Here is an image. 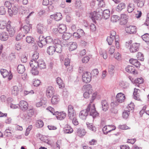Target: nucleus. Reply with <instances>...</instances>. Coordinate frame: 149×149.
Segmentation results:
<instances>
[{"label": "nucleus", "mask_w": 149, "mask_h": 149, "mask_svg": "<svg viewBox=\"0 0 149 149\" xmlns=\"http://www.w3.org/2000/svg\"><path fill=\"white\" fill-rule=\"evenodd\" d=\"M128 16L125 14H123L121 15V22H123V24H125L127 22V19L128 18Z\"/></svg>", "instance_id": "cd10ccee"}, {"label": "nucleus", "mask_w": 149, "mask_h": 149, "mask_svg": "<svg viewBox=\"0 0 149 149\" xmlns=\"http://www.w3.org/2000/svg\"><path fill=\"white\" fill-rule=\"evenodd\" d=\"M4 5V6L7 8L8 10L12 7L11 3L10 1H5Z\"/></svg>", "instance_id": "3c124183"}, {"label": "nucleus", "mask_w": 149, "mask_h": 149, "mask_svg": "<svg viewBox=\"0 0 149 149\" xmlns=\"http://www.w3.org/2000/svg\"><path fill=\"white\" fill-rule=\"evenodd\" d=\"M86 133L85 130L84 129L79 128L77 129V134L80 137L84 136Z\"/></svg>", "instance_id": "c756f323"}, {"label": "nucleus", "mask_w": 149, "mask_h": 149, "mask_svg": "<svg viewBox=\"0 0 149 149\" xmlns=\"http://www.w3.org/2000/svg\"><path fill=\"white\" fill-rule=\"evenodd\" d=\"M115 67L112 65H110L108 67V71L110 74H113L114 71Z\"/></svg>", "instance_id": "864d4df0"}, {"label": "nucleus", "mask_w": 149, "mask_h": 149, "mask_svg": "<svg viewBox=\"0 0 149 149\" xmlns=\"http://www.w3.org/2000/svg\"><path fill=\"white\" fill-rule=\"evenodd\" d=\"M58 96L56 95L53 96L51 99V102L53 104H56L59 101Z\"/></svg>", "instance_id": "e433bc0d"}, {"label": "nucleus", "mask_w": 149, "mask_h": 149, "mask_svg": "<svg viewBox=\"0 0 149 149\" xmlns=\"http://www.w3.org/2000/svg\"><path fill=\"white\" fill-rule=\"evenodd\" d=\"M18 6L17 5L14 4L12 7L8 9V12L10 16H12L13 15H16L18 11Z\"/></svg>", "instance_id": "7ed1b4c3"}, {"label": "nucleus", "mask_w": 149, "mask_h": 149, "mask_svg": "<svg viewBox=\"0 0 149 149\" xmlns=\"http://www.w3.org/2000/svg\"><path fill=\"white\" fill-rule=\"evenodd\" d=\"M18 105L20 109L23 111H25L28 109V104L25 101H21Z\"/></svg>", "instance_id": "4468645a"}, {"label": "nucleus", "mask_w": 149, "mask_h": 149, "mask_svg": "<svg viewBox=\"0 0 149 149\" xmlns=\"http://www.w3.org/2000/svg\"><path fill=\"white\" fill-rule=\"evenodd\" d=\"M55 47L56 49V52L57 53H61L62 51V46L61 44L56 45Z\"/></svg>", "instance_id": "49530a36"}, {"label": "nucleus", "mask_w": 149, "mask_h": 149, "mask_svg": "<svg viewBox=\"0 0 149 149\" xmlns=\"http://www.w3.org/2000/svg\"><path fill=\"white\" fill-rule=\"evenodd\" d=\"M134 5L133 3L129 4L127 7V11L129 13L132 12L134 9Z\"/></svg>", "instance_id": "a19ab883"}, {"label": "nucleus", "mask_w": 149, "mask_h": 149, "mask_svg": "<svg viewBox=\"0 0 149 149\" xmlns=\"http://www.w3.org/2000/svg\"><path fill=\"white\" fill-rule=\"evenodd\" d=\"M116 127L114 125H109L108 127L107 126H105L102 129V131L104 134H107L112 130H115Z\"/></svg>", "instance_id": "9d476101"}, {"label": "nucleus", "mask_w": 149, "mask_h": 149, "mask_svg": "<svg viewBox=\"0 0 149 149\" xmlns=\"http://www.w3.org/2000/svg\"><path fill=\"white\" fill-rule=\"evenodd\" d=\"M131 112L130 111L127 110H125L123 112V117L124 118L126 119L128 118L130 114V113Z\"/></svg>", "instance_id": "ea45409f"}, {"label": "nucleus", "mask_w": 149, "mask_h": 149, "mask_svg": "<svg viewBox=\"0 0 149 149\" xmlns=\"http://www.w3.org/2000/svg\"><path fill=\"white\" fill-rule=\"evenodd\" d=\"M22 90V88H19L17 86H14L13 87V88L12 90V94L14 96L16 95L18 93L19 91H21Z\"/></svg>", "instance_id": "bb28decb"}, {"label": "nucleus", "mask_w": 149, "mask_h": 149, "mask_svg": "<svg viewBox=\"0 0 149 149\" xmlns=\"http://www.w3.org/2000/svg\"><path fill=\"white\" fill-rule=\"evenodd\" d=\"M102 110L104 111H106L109 109V104L108 102L106 100H102Z\"/></svg>", "instance_id": "4be33fe9"}, {"label": "nucleus", "mask_w": 149, "mask_h": 149, "mask_svg": "<svg viewBox=\"0 0 149 149\" xmlns=\"http://www.w3.org/2000/svg\"><path fill=\"white\" fill-rule=\"evenodd\" d=\"M26 41L29 43H33L34 42V39L31 36H27L26 38Z\"/></svg>", "instance_id": "09e8293b"}, {"label": "nucleus", "mask_w": 149, "mask_h": 149, "mask_svg": "<svg viewBox=\"0 0 149 149\" xmlns=\"http://www.w3.org/2000/svg\"><path fill=\"white\" fill-rule=\"evenodd\" d=\"M102 17V16L96 13L93 12L92 14L91 18L93 21L95 19L100 20Z\"/></svg>", "instance_id": "a211bd4d"}, {"label": "nucleus", "mask_w": 149, "mask_h": 149, "mask_svg": "<svg viewBox=\"0 0 149 149\" xmlns=\"http://www.w3.org/2000/svg\"><path fill=\"white\" fill-rule=\"evenodd\" d=\"M72 120L73 124L75 125H77L79 124V122L77 120L76 118V116L73 117L72 118H70Z\"/></svg>", "instance_id": "e2e57ef3"}, {"label": "nucleus", "mask_w": 149, "mask_h": 149, "mask_svg": "<svg viewBox=\"0 0 149 149\" xmlns=\"http://www.w3.org/2000/svg\"><path fill=\"white\" fill-rule=\"evenodd\" d=\"M141 38L146 42H149V34L146 33L142 36Z\"/></svg>", "instance_id": "79ce46f5"}, {"label": "nucleus", "mask_w": 149, "mask_h": 149, "mask_svg": "<svg viewBox=\"0 0 149 149\" xmlns=\"http://www.w3.org/2000/svg\"><path fill=\"white\" fill-rule=\"evenodd\" d=\"M10 23V21H9L7 24L5 21H0V29H3L6 27L7 30L9 32L10 36L12 37L14 35L15 31L14 29L11 27Z\"/></svg>", "instance_id": "f03ea898"}, {"label": "nucleus", "mask_w": 149, "mask_h": 149, "mask_svg": "<svg viewBox=\"0 0 149 149\" xmlns=\"http://www.w3.org/2000/svg\"><path fill=\"white\" fill-rule=\"evenodd\" d=\"M17 70L19 73L23 74L25 70V67L23 65H19L17 67Z\"/></svg>", "instance_id": "7c9ffc66"}, {"label": "nucleus", "mask_w": 149, "mask_h": 149, "mask_svg": "<svg viewBox=\"0 0 149 149\" xmlns=\"http://www.w3.org/2000/svg\"><path fill=\"white\" fill-rule=\"evenodd\" d=\"M91 79V74L87 72H84L82 76L83 81L86 83L89 82Z\"/></svg>", "instance_id": "20e7f679"}, {"label": "nucleus", "mask_w": 149, "mask_h": 149, "mask_svg": "<svg viewBox=\"0 0 149 149\" xmlns=\"http://www.w3.org/2000/svg\"><path fill=\"white\" fill-rule=\"evenodd\" d=\"M56 81L60 88H63L64 87V84L63 82L60 77H58L56 78Z\"/></svg>", "instance_id": "72a5a7b5"}, {"label": "nucleus", "mask_w": 149, "mask_h": 149, "mask_svg": "<svg viewBox=\"0 0 149 149\" xmlns=\"http://www.w3.org/2000/svg\"><path fill=\"white\" fill-rule=\"evenodd\" d=\"M31 28V25L29 24L28 25H24L21 28V29L25 34L29 33L30 29Z\"/></svg>", "instance_id": "5701e85b"}, {"label": "nucleus", "mask_w": 149, "mask_h": 149, "mask_svg": "<svg viewBox=\"0 0 149 149\" xmlns=\"http://www.w3.org/2000/svg\"><path fill=\"white\" fill-rule=\"evenodd\" d=\"M34 113V111L33 109H30L27 111V114H24L22 118L24 120H27L29 119V118L32 117Z\"/></svg>", "instance_id": "9b49d317"}, {"label": "nucleus", "mask_w": 149, "mask_h": 149, "mask_svg": "<svg viewBox=\"0 0 149 149\" xmlns=\"http://www.w3.org/2000/svg\"><path fill=\"white\" fill-rule=\"evenodd\" d=\"M66 30V26L63 24H60L59 25L58 29H54V31H57L60 33H65Z\"/></svg>", "instance_id": "dca6fc26"}, {"label": "nucleus", "mask_w": 149, "mask_h": 149, "mask_svg": "<svg viewBox=\"0 0 149 149\" xmlns=\"http://www.w3.org/2000/svg\"><path fill=\"white\" fill-rule=\"evenodd\" d=\"M125 98V96L124 94L121 93H118L116 95L117 100L116 102H113V104L116 105L117 104V102H118L122 103L124 101ZM113 104V103H112L111 104Z\"/></svg>", "instance_id": "39448f33"}, {"label": "nucleus", "mask_w": 149, "mask_h": 149, "mask_svg": "<svg viewBox=\"0 0 149 149\" xmlns=\"http://www.w3.org/2000/svg\"><path fill=\"white\" fill-rule=\"evenodd\" d=\"M30 65L31 68V72L34 75H36L38 74L39 72L37 69V67L36 66V65L33 64V62H30Z\"/></svg>", "instance_id": "ddd939ff"}, {"label": "nucleus", "mask_w": 149, "mask_h": 149, "mask_svg": "<svg viewBox=\"0 0 149 149\" xmlns=\"http://www.w3.org/2000/svg\"><path fill=\"white\" fill-rule=\"evenodd\" d=\"M68 116L69 118H72L73 117L76 116V112L73 107L71 105L68 106Z\"/></svg>", "instance_id": "0eeeda50"}, {"label": "nucleus", "mask_w": 149, "mask_h": 149, "mask_svg": "<svg viewBox=\"0 0 149 149\" xmlns=\"http://www.w3.org/2000/svg\"><path fill=\"white\" fill-rule=\"evenodd\" d=\"M130 80L133 84H135L136 86H139L140 84H142L143 82V79L142 78H138L134 80L132 79V80L130 78Z\"/></svg>", "instance_id": "6ab92c4d"}, {"label": "nucleus", "mask_w": 149, "mask_h": 149, "mask_svg": "<svg viewBox=\"0 0 149 149\" xmlns=\"http://www.w3.org/2000/svg\"><path fill=\"white\" fill-rule=\"evenodd\" d=\"M7 9L5 8L4 6L0 7V15H4L6 14Z\"/></svg>", "instance_id": "13d9d810"}, {"label": "nucleus", "mask_w": 149, "mask_h": 149, "mask_svg": "<svg viewBox=\"0 0 149 149\" xmlns=\"http://www.w3.org/2000/svg\"><path fill=\"white\" fill-rule=\"evenodd\" d=\"M115 47L114 46H112L111 47L109 50V53L111 55L113 54L115 50Z\"/></svg>", "instance_id": "69168bd1"}, {"label": "nucleus", "mask_w": 149, "mask_h": 149, "mask_svg": "<svg viewBox=\"0 0 149 149\" xmlns=\"http://www.w3.org/2000/svg\"><path fill=\"white\" fill-rule=\"evenodd\" d=\"M56 116L58 119L61 120L65 117L66 113L63 111L60 112H58L57 115Z\"/></svg>", "instance_id": "b1692460"}, {"label": "nucleus", "mask_w": 149, "mask_h": 149, "mask_svg": "<svg viewBox=\"0 0 149 149\" xmlns=\"http://www.w3.org/2000/svg\"><path fill=\"white\" fill-rule=\"evenodd\" d=\"M8 38V33L5 32H2L0 33V39L2 41L7 40Z\"/></svg>", "instance_id": "412c9836"}, {"label": "nucleus", "mask_w": 149, "mask_h": 149, "mask_svg": "<svg viewBox=\"0 0 149 149\" xmlns=\"http://www.w3.org/2000/svg\"><path fill=\"white\" fill-rule=\"evenodd\" d=\"M37 32L40 34H42L43 33L44 27L42 24H39L37 26Z\"/></svg>", "instance_id": "473e14b6"}, {"label": "nucleus", "mask_w": 149, "mask_h": 149, "mask_svg": "<svg viewBox=\"0 0 149 149\" xmlns=\"http://www.w3.org/2000/svg\"><path fill=\"white\" fill-rule=\"evenodd\" d=\"M86 125L88 129L92 131L93 132H95L96 131V128L94 126H93L92 123H87Z\"/></svg>", "instance_id": "58836bf2"}, {"label": "nucleus", "mask_w": 149, "mask_h": 149, "mask_svg": "<svg viewBox=\"0 0 149 149\" xmlns=\"http://www.w3.org/2000/svg\"><path fill=\"white\" fill-rule=\"evenodd\" d=\"M139 44L136 43L132 44L130 45V51L131 52L134 53L138 51L139 49Z\"/></svg>", "instance_id": "2eb2a0df"}, {"label": "nucleus", "mask_w": 149, "mask_h": 149, "mask_svg": "<svg viewBox=\"0 0 149 149\" xmlns=\"http://www.w3.org/2000/svg\"><path fill=\"white\" fill-rule=\"evenodd\" d=\"M120 18L117 15H113L112 16L111 18V20L113 22H116L117 21L119 20Z\"/></svg>", "instance_id": "338daca9"}, {"label": "nucleus", "mask_w": 149, "mask_h": 149, "mask_svg": "<svg viewBox=\"0 0 149 149\" xmlns=\"http://www.w3.org/2000/svg\"><path fill=\"white\" fill-rule=\"evenodd\" d=\"M134 2L137 4L138 7L141 8L144 5V3L142 0H133Z\"/></svg>", "instance_id": "4c0bfd02"}, {"label": "nucleus", "mask_w": 149, "mask_h": 149, "mask_svg": "<svg viewBox=\"0 0 149 149\" xmlns=\"http://www.w3.org/2000/svg\"><path fill=\"white\" fill-rule=\"evenodd\" d=\"M114 38H113L111 36L108 37L107 39V41L109 45H111L114 39Z\"/></svg>", "instance_id": "6e6d98bb"}, {"label": "nucleus", "mask_w": 149, "mask_h": 149, "mask_svg": "<svg viewBox=\"0 0 149 149\" xmlns=\"http://www.w3.org/2000/svg\"><path fill=\"white\" fill-rule=\"evenodd\" d=\"M127 33L130 34H134L137 31L136 27L135 26L130 25L127 26L125 29Z\"/></svg>", "instance_id": "423d86ee"}, {"label": "nucleus", "mask_w": 149, "mask_h": 149, "mask_svg": "<svg viewBox=\"0 0 149 149\" xmlns=\"http://www.w3.org/2000/svg\"><path fill=\"white\" fill-rule=\"evenodd\" d=\"M33 64L36 65V66L39 68L40 69L46 68V65L44 62L42 60H39L38 61H33Z\"/></svg>", "instance_id": "6e6552de"}, {"label": "nucleus", "mask_w": 149, "mask_h": 149, "mask_svg": "<svg viewBox=\"0 0 149 149\" xmlns=\"http://www.w3.org/2000/svg\"><path fill=\"white\" fill-rule=\"evenodd\" d=\"M36 125L38 128L42 127L44 125L43 122L41 120H38L36 123Z\"/></svg>", "instance_id": "603ef678"}, {"label": "nucleus", "mask_w": 149, "mask_h": 149, "mask_svg": "<svg viewBox=\"0 0 149 149\" xmlns=\"http://www.w3.org/2000/svg\"><path fill=\"white\" fill-rule=\"evenodd\" d=\"M39 53L37 52H35L33 55V60H31L30 62H33V61H36L39 57Z\"/></svg>", "instance_id": "8fccbe9b"}, {"label": "nucleus", "mask_w": 149, "mask_h": 149, "mask_svg": "<svg viewBox=\"0 0 149 149\" xmlns=\"http://www.w3.org/2000/svg\"><path fill=\"white\" fill-rule=\"evenodd\" d=\"M1 73L3 77H6L9 75V73L6 70L2 69L0 70Z\"/></svg>", "instance_id": "37998d69"}, {"label": "nucleus", "mask_w": 149, "mask_h": 149, "mask_svg": "<svg viewBox=\"0 0 149 149\" xmlns=\"http://www.w3.org/2000/svg\"><path fill=\"white\" fill-rule=\"evenodd\" d=\"M45 38L43 36H40L39 38V41H38L37 43L39 46L40 47H43L47 44Z\"/></svg>", "instance_id": "f8f14e48"}, {"label": "nucleus", "mask_w": 149, "mask_h": 149, "mask_svg": "<svg viewBox=\"0 0 149 149\" xmlns=\"http://www.w3.org/2000/svg\"><path fill=\"white\" fill-rule=\"evenodd\" d=\"M126 71L129 73L135 74H137V71L135 70L134 67L132 66L128 65L125 68Z\"/></svg>", "instance_id": "f3484780"}, {"label": "nucleus", "mask_w": 149, "mask_h": 149, "mask_svg": "<svg viewBox=\"0 0 149 149\" xmlns=\"http://www.w3.org/2000/svg\"><path fill=\"white\" fill-rule=\"evenodd\" d=\"M102 17L105 19H108L110 17V11L108 9L105 10L103 11Z\"/></svg>", "instance_id": "2f4dec72"}, {"label": "nucleus", "mask_w": 149, "mask_h": 149, "mask_svg": "<svg viewBox=\"0 0 149 149\" xmlns=\"http://www.w3.org/2000/svg\"><path fill=\"white\" fill-rule=\"evenodd\" d=\"M100 55L101 56H102L104 59H106L107 57V54L105 51H102L100 52Z\"/></svg>", "instance_id": "5fc2aeb1"}, {"label": "nucleus", "mask_w": 149, "mask_h": 149, "mask_svg": "<svg viewBox=\"0 0 149 149\" xmlns=\"http://www.w3.org/2000/svg\"><path fill=\"white\" fill-rule=\"evenodd\" d=\"M125 4L123 3H121L117 6L116 10L117 11L120 12L125 8Z\"/></svg>", "instance_id": "f704fd0d"}, {"label": "nucleus", "mask_w": 149, "mask_h": 149, "mask_svg": "<svg viewBox=\"0 0 149 149\" xmlns=\"http://www.w3.org/2000/svg\"><path fill=\"white\" fill-rule=\"evenodd\" d=\"M54 93V90L52 86L48 87L46 91V95L47 97L49 98L52 97Z\"/></svg>", "instance_id": "1a4fd4ad"}, {"label": "nucleus", "mask_w": 149, "mask_h": 149, "mask_svg": "<svg viewBox=\"0 0 149 149\" xmlns=\"http://www.w3.org/2000/svg\"><path fill=\"white\" fill-rule=\"evenodd\" d=\"M55 52L56 49L54 46H50L47 48V52L49 55H52Z\"/></svg>", "instance_id": "c85d7f7f"}, {"label": "nucleus", "mask_w": 149, "mask_h": 149, "mask_svg": "<svg viewBox=\"0 0 149 149\" xmlns=\"http://www.w3.org/2000/svg\"><path fill=\"white\" fill-rule=\"evenodd\" d=\"M77 32L79 35V38H80L81 36H83L84 35V32L83 30L81 29H79L77 30Z\"/></svg>", "instance_id": "052dcab7"}, {"label": "nucleus", "mask_w": 149, "mask_h": 149, "mask_svg": "<svg viewBox=\"0 0 149 149\" xmlns=\"http://www.w3.org/2000/svg\"><path fill=\"white\" fill-rule=\"evenodd\" d=\"M71 36L70 33H65L62 36V38L65 41L68 40Z\"/></svg>", "instance_id": "a18cd8bd"}, {"label": "nucleus", "mask_w": 149, "mask_h": 149, "mask_svg": "<svg viewBox=\"0 0 149 149\" xmlns=\"http://www.w3.org/2000/svg\"><path fill=\"white\" fill-rule=\"evenodd\" d=\"M134 109V104L132 103H131L129 104L128 105L127 109L130 111L131 112H133Z\"/></svg>", "instance_id": "de8ad7c7"}, {"label": "nucleus", "mask_w": 149, "mask_h": 149, "mask_svg": "<svg viewBox=\"0 0 149 149\" xmlns=\"http://www.w3.org/2000/svg\"><path fill=\"white\" fill-rule=\"evenodd\" d=\"M82 89L84 91L92 92V86L90 84L85 85L83 87Z\"/></svg>", "instance_id": "a878e982"}, {"label": "nucleus", "mask_w": 149, "mask_h": 149, "mask_svg": "<svg viewBox=\"0 0 149 149\" xmlns=\"http://www.w3.org/2000/svg\"><path fill=\"white\" fill-rule=\"evenodd\" d=\"M40 80L35 79L33 81V85L35 86H38L40 85Z\"/></svg>", "instance_id": "774afa93"}, {"label": "nucleus", "mask_w": 149, "mask_h": 149, "mask_svg": "<svg viewBox=\"0 0 149 149\" xmlns=\"http://www.w3.org/2000/svg\"><path fill=\"white\" fill-rule=\"evenodd\" d=\"M50 17L51 19H54L56 21H58L62 18V15L61 13H57L56 14L51 15Z\"/></svg>", "instance_id": "aec40b11"}, {"label": "nucleus", "mask_w": 149, "mask_h": 149, "mask_svg": "<svg viewBox=\"0 0 149 149\" xmlns=\"http://www.w3.org/2000/svg\"><path fill=\"white\" fill-rule=\"evenodd\" d=\"M69 45H70V46L69 50L70 51H72L76 49L77 47V43L75 42H70L69 43Z\"/></svg>", "instance_id": "c9c22d12"}, {"label": "nucleus", "mask_w": 149, "mask_h": 149, "mask_svg": "<svg viewBox=\"0 0 149 149\" xmlns=\"http://www.w3.org/2000/svg\"><path fill=\"white\" fill-rule=\"evenodd\" d=\"M53 44L55 46L56 45H61V41L59 39H54L53 41Z\"/></svg>", "instance_id": "680f3d73"}, {"label": "nucleus", "mask_w": 149, "mask_h": 149, "mask_svg": "<svg viewBox=\"0 0 149 149\" xmlns=\"http://www.w3.org/2000/svg\"><path fill=\"white\" fill-rule=\"evenodd\" d=\"M136 57L138 58V60L141 61H143L144 60L143 55L141 53L138 52L136 55Z\"/></svg>", "instance_id": "4d7b16f0"}, {"label": "nucleus", "mask_w": 149, "mask_h": 149, "mask_svg": "<svg viewBox=\"0 0 149 149\" xmlns=\"http://www.w3.org/2000/svg\"><path fill=\"white\" fill-rule=\"evenodd\" d=\"M64 131L66 133H70L73 132V129L70 126L68 125L65 128Z\"/></svg>", "instance_id": "c03bdc74"}, {"label": "nucleus", "mask_w": 149, "mask_h": 149, "mask_svg": "<svg viewBox=\"0 0 149 149\" xmlns=\"http://www.w3.org/2000/svg\"><path fill=\"white\" fill-rule=\"evenodd\" d=\"M88 112L90 113V115L92 116L93 118L98 116L99 113L95 110V105L93 104L91 105V104H89L86 109L80 112L79 116L82 120H85L88 115Z\"/></svg>", "instance_id": "f257e3e1"}, {"label": "nucleus", "mask_w": 149, "mask_h": 149, "mask_svg": "<svg viewBox=\"0 0 149 149\" xmlns=\"http://www.w3.org/2000/svg\"><path fill=\"white\" fill-rule=\"evenodd\" d=\"M47 109L49 110L51 113H52L53 115H57V111H55L54 109V108L52 107H49L47 108Z\"/></svg>", "instance_id": "bf43d9fd"}, {"label": "nucleus", "mask_w": 149, "mask_h": 149, "mask_svg": "<svg viewBox=\"0 0 149 149\" xmlns=\"http://www.w3.org/2000/svg\"><path fill=\"white\" fill-rule=\"evenodd\" d=\"M24 36L25 35L24 34H21L20 33H18L16 37V40L17 41L23 38V37H24Z\"/></svg>", "instance_id": "0e129e2a"}, {"label": "nucleus", "mask_w": 149, "mask_h": 149, "mask_svg": "<svg viewBox=\"0 0 149 149\" xmlns=\"http://www.w3.org/2000/svg\"><path fill=\"white\" fill-rule=\"evenodd\" d=\"M129 61L130 63L137 68L139 67L140 66V63L137 59L131 58L130 60Z\"/></svg>", "instance_id": "393cba45"}]
</instances>
